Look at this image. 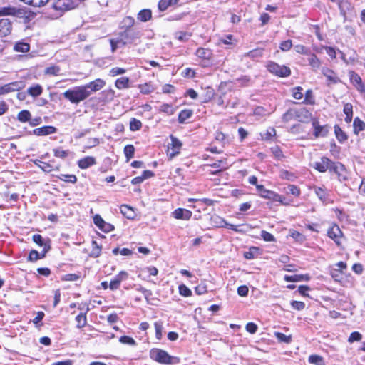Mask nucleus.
Returning <instances> with one entry per match:
<instances>
[{"mask_svg": "<svg viewBox=\"0 0 365 365\" xmlns=\"http://www.w3.org/2000/svg\"><path fill=\"white\" fill-rule=\"evenodd\" d=\"M135 153V148L133 145H127L124 148V154L127 158V160H129L131 159Z\"/></svg>", "mask_w": 365, "mask_h": 365, "instance_id": "nucleus-40", "label": "nucleus"}, {"mask_svg": "<svg viewBox=\"0 0 365 365\" xmlns=\"http://www.w3.org/2000/svg\"><path fill=\"white\" fill-rule=\"evenodd\" d=\"M302 88L300 86L296 87L294 88L292 96L297 99L300 100L303 97V93H302Z\"/></svg>", "mask_w": 365, "mask_h": 365, "instance_id": "nucleus-61", "label": "nucleus"}, {"mask_svg": "<svg viewBox=\"0 0 365 365\" xmlns=\"http://www.w3.org/2000/svg\"><path fill=\"white\" fill-rule=\"evenodd\" d=\"M274 336L279 342L289 344L292 341V336L290 335L287 336L281 332H274Z\"/></svg>", "mask_w": 365, "mask_h": 365, "instance_id": "nucleus-34", "label": "nucleus"}, {"mask_svg": "<svg viewBox=\"0 0 365 365\" xmlns=\"http://www.w3.org/2000/svg\"><path fill=\"white\" fill-rule=\"evenodd\" d=\"M349 77L351 83L355 86L358 91L365 92V83L362 82L361 78L356 72L351 71L349 72Z\"/></svg>", "mask_w": 365, "mask_h": 365, "instance_id": "nucleus-7", "label": "nucleus"}, {"mask_svg": "<svg viewBox=\"0 0 365 365\" xmlns=\"http://www.w3.org/2000/svg\"><path fill=\"white\" fill-rule=\"evenodd\" d=\"M61 68L58 66H51L45 69V73L51 76H58L60 73Z\"/></svg>", "mask_w": 365, "mask_h": 365, "instance_id": "nucleus-43", "label": "nucleus"}, {"mask_svg": "<svg viewBox=\"0 0 365 365\" xmlns=\"http://www.w3.org/2000/svg\"><path fill=\"white\" fill-rule=\"evenodd\" d=\"M192 114L190 110H183L178 115V120L180 123H184L187 119L190 118Z\"/></svg>", "mask_w": 365, "mask_h": 365, "instance_id": "nucleus-38", "label": "nucleus"}, {"mask_svg": "<svg viewBox=\"0 0 365 365\" xmlns=\"http://www.w3.org/2000/svg\"><path fill=\"white\" fill-rule=\"evenodd\" d=\"M179 293L184 297H190L192 294L191 290L185 284H181L178 287Z\"/></svg>", "mask_w": 365, "mask_h": 365, "instance_id": "nucleus-50", "label": "nucleus"}, {"mask_svg": "<svg viewBox=\"0 0 365 365\" xmlns=\"http://www.w3.org/2000/svg\"><path fill=\"white\" fill-rule=\"evenodd\" d=\"M309 57L307 58V61L309 62V66L312 68L314 71H317L319 69L321 66V61L319 59V58L314 54L311 53L308 55Z\"/></svg>", "mask_w": 365, "mask_h": 365, "instance_id": "nucleus-19", "label": "nucleus"}, {"mask_svg": "<svg viewBox=\"0 0 365 365\" xmlns=\"http://www.w3.org/2000/svg\"><path fill=\"white\" fill-rule=\"evenodd\" d=\"M361 334L357 331L352 332L349 337V342H354L355 341H360L361 339Z\"/></svg>", "mask_w": 365, "mask_h": 365, "instance_id": "nucleus-62", "label": "nucleus"}, {"mask_svg": "<svg viewBox=\"0 0 365 365\" xmlns=\"http://www.w3.org/2000/svg\"><path fill=\"white\" fill-rule=\"evenodd\" d=\"M33 241L38 245L41 247H43V249H45L48 246V251L50 250V240H48L46 242L43 240L41 235L36 234L33 235Z\"/></svg>", "mask_w": 365, "mask_h": 365, "instance_id": "nucleus-20", "label": "nucleus"}, {"mask_svg": "<svg viewBox=\"0 0 365 365\" xmlns=\"http://www.w3.org/2000/svg\"><path fill=\"white\" fill-rule=\"evenodd\" d=\"M263 51L262 49H255L244 54V57L251 58H258L262 56Z\"/></svg>", "mask_w": 365, "mask_h": 365, "instance_id": "nucleus-31", "label": "nucleus"}, {"mask_svg": "<svg viewBox=\"0 0 365 365\" xmlns=\"http://www.w3.org/2000/svg\"><path fill=\"white\" fill-rule=\"evenodd\" d=\"M354 131L355 133H358L359 131L365 129V123L360 120L359 118H356L354 120Z\"/></svg>", "mask_w": 365, "mask_h": 365, "instance_id": "nucleus-30", "label": "nucleus"}, {"mask_svg": "<svg viewBox=\"0 0 365 365\" xmlns=\"http://www.w3.org/2000/svg\"><path fill=\"white\" fill-rule=\"evenodd\" d=\"M126 72V70L122 68L115 67L110 70L109 74L110 76L114 77L118 75L124 74Z\"/></svg>", "mask_w": 365, "mask_h": 365, "instance_id": "nucleus-51", "label": "nucleus"}, {"mask_svg": "<svg viewBox=\"0 0 365 365\" xmlns=\"http://www.w3.org/2000/svg\"><path fill=\"white\" fill-rule=\"evenodd\" d=\"M110 46H111V51L113 53H114L116 51V49L118 48V45L120 43H122L123 45H125L127 42L123 41L121 39H117V40L110 39Z\"/></svg>", "mask_w": 365, "mask_h": 365, "instance_id": "nucleus-58", "label": "nucleus"}, {"mask_svg": "<svg viewBox=\"0 0 365 365\" xmlns=\"http://www.w3.org/2000/svg\"><path fill=\"white\" fill-rule=\"evenodd\" d=\"M77 322V327L82 328L86 325L87 319L86 314L81 313L76 317Z\"/></svg>", "mask_w": 365, "mask_h": 365, "instance_id": "nucleus-35", "label": "nucleus"}, {"mask_svg": "<svg viewBox=\"0 0 365 365\" xmlns=\"http://www.w3.org/2000/svg\"><path fill=\"white\" fill-rule=\"evenodd\" d=\"M35 164L37 165L43 171L46 173H50L54 170H59V166H56V168H54L52 165L40 160H37L36 162H35Z\"/></svg>", "mask_w": 365, "mask_h": 365, "instance_id": "nucleus-21", "label": "nucleus"}, {"mask_svg": "<svg viewBox=\"0 0 365 365\" xmlns=\"http://www.w3.org/2000/svg\"><path fill=\"white\" fill-rule=\"evenodd\" d=\"M314 168L321 173H324L327 170L335 173L338 175L340 181L347 179L344 165L341 163H334L327 157H323L319 161L316 162L314 165Z\"/></svg>", "mask_w": 365, "mask_h": 365, "instance_id": "nucleus-1", "label": "nucleus"}, {"mask_svg": "<svg viewBox=\"0 0 365 365\" xmlns=\"http://www.w3.org/2000/svg\"><path fill=\"white\" fill-rule=\"evenodd\" d=\"M24 86L25 84L24 82L14 81L0 87V94H6L14 91H17L24 88Z\"/></svg>", "mask_w": 365, "mask_h": 365, "instance_id": "nucleus-6", "label": "nucleus"}, {"mask_svg": "<svg viewBox=\"0 0 365 365\" xmlns=\"http://www.w3.org/2000/svg\"><path fill=\"white\" fill-rule=\"evenodd\" d=\"M245 329L249 333L255 334L257 330V326L253 322H249L247 324Z\"/></svg>", "mask_w": 365, "mask_h": 365, "instance_id": "nucleus-63", "label": "nucleus"}, {"mask_svg": "<svg viewBox=\"0 0 365 365\" xmlns=\"http://www.w3.org/2000/svg\"><path fill=\"white\" fill-rule=\"evenodd\" d=\"M257 190L262 197L275 202H282V197L279 194L264 188L263 185H257Z\"/></svg>", "mask_w": 365, "mask_h": 365, "instance_id": "nucleus-5", "label": "nucleus"}, {"mask_svg": "<svg viewBox=\"0 0 365 365\" xmlns=\"http://www.w3.org/2000/svg\"><path fill=\"white\" fill-rule=\"evenodd\" d=\"M14 49L17 52L26 53L29 51L30 46L26 43L19 42L15 44Z\"/></svg>", "mask_w": 365, "mask_h": 365, "instance_id": "nucleus-33", "label": "nucleus"}, {"mask_svg": "<svg viewBox=\"0 0 365 365\" xmlns=\"http://www.w3.org/2000/svg\"><path fill=\"white\" fill-rule=\"evenodd\" d=\"M130 79L128 77H121L115 81V86L118 89H124L129 88Z\"/></svg>", "mask_w": 365, "mask_h": 365, "instance_id": "nucleus-25", "label": "nucleus"}, {"mask_svg": "<svg viewBox=\"0 0 365 365\" xmlns=\"http://www.w3.org/2000/svg\"><path fill=\"white\" fill-rule=\"evenodd\" d=\"M142 123L139 120L132 118L130 122V128L133 131L138 130L140 129Z\"/></svg>", "mask_w": 365, "mask_h": 365, "instance_id": "nucleus-49", "label": "nucleus"}, {"mask_svg": "<svg viewBox=\"0 0 365 365\" xmlns=\"http://www.w3.org/2000/svg\"><path fill=\"white\" fill-rule=\"evenodd\" d=\"M292 46V42L291 40L284 41L280 43L279 48L283 51H288Z\"/></svg>", "mask_w": 365, "mask_h": 365, "instance_id": "nucleus-55", "label": "nucleus"}, {"mask_svg": "<svg viewBox=\"0 0 365 365\" xmlns=\"http://www.w3.org/2000/svg\"><path fill=\"white\" fill-rule=\"evenodd\" d=\"M47 252L48 246L45 249H43V250L41 252H38V251L33 250L29 253V259L31 262H34L38 260V259H42L45 257Z\"/></svg>", "mask_w": 365, "mask_h": 365, "instance_id": "nucleus-18", "label": "nucleus"}, {"mask_svg": "<svg viewBox=\"0 0 365 365\" xmlns=\"http://www.w3.org/2000/svg\"><path fill=\"white\" fill-rule=\"evenodd\" d=\"M294 50L297 53L299 54L303 55H309L310 54V49L307 47H306L304 45L298 44L294 46Z\"/></svg>", "mask_w": 365, "mask_h": 365, "instance_id": "nucleus-44", "label": "nucleus"}, {"mask_svg": "<svg viewBox=\"0 0 365 365\" xmlns=\"http://www.w3.org/2000/svg\"><path fill=\"white\" fill-rule=\"evenodd\" d=\"M261 237L263 238V240L266 242H274L275 241L274 237L269 232L262 230L261 232Z\"/></svg>", "mask_w": 365, "mask_h": 365, "instance_id": "nucleus-56", "label": "nucleus"}, {"mask_svg": "<svg viewBox=\"0 0 365 365\" xmlns=\"http://www.w3.org/2000/svg\"><path fill=\"white\" fill-rule=\"evenodd\" d=\"M58 178L63 181L69 182L71 183H75L77 181V178L75 175L61 174V175L58 176Z\"/></svg>", "mask_w": 365, "mask_h": 365, "instance_id": "nucleus-47", "label": "nucleus"}, {"mask_svg": "<svg viewBox=\"0 0 365 365\" xmlns=\"http://www.w3.org/2000/svg\"><path fill=\"white\" fill-rule=\"evenodd\" d=\"M170 139L172 152L170 153V155L171 158H173L180 153V150L182 147V143L173 135L170 136Z\"/></svg>", "mask_w": 365, "mask_h": 365, "instance_id": "nucleus-14", "label": "nucleus"}, {"mask_svg": "<svg viewBox=\"0 0 365 365\" xmlns=\"http://www.w3.org/2000/svg\"><path fill=\"white\" fill-rule=\"evenodd\" d=\"M344 112L346 115L345 120L347 123L351 122L352 119V105L351 103H346L344 107Z\"/></svg>", "mask_w": 365, "mask_h": 365, "instance_id": "nucleus-32", "label": "nucleus"}, {"mask_svg": "<svg viewBox=\"0 0 365 365\" xmlns=\"http://www.w3.org/2000/svg\"><path fill=\"white\" fill-rule=\"evenodd\" d=\"M73 7V3L71 0H57L53 4V8L60 11L69 10Z\"/></svg>", "mask_w": 365, "mask_h": 365, "instance_id": "nucleus-11", "label": "nucleus"}, {"mask_svg": "<svg viewBox=\"0 0 365 365\" xmlns=\"http://www.w3.org/2000/svg\"><path fill=\"white\" fill-rule=\"evenodd\" d=\"M178 0H160L158 3V9L161 11H165L170 6L176 4Z\"/></svg>", "mask_w": 365, "mask_h": 365, "instance_id": "nucleus-29", "label": "nucleus"}, {"mask_svg": "<svg viewBox=\"0 0 365 365\" xmlns=\"http://www.w3.org/2000/svg\"><path fill=\"white\" fill-rule=\"evenodd\" d=\"M56 132V128L53 126H43L41 128H36L34 130V133L36 135H47L49 134H53Z\"/></svg>", "mask_w": 365, "mask_h": 365, "instance_id": "nucleus-15", "label": "nucleus"}, {"mask_svg": "<svg viewBox=\"0 0 365 365\" xmlns=\"http://www.w3.org/2000/svg\"><path fill=\"white\" fill-rule=\"evenodd\" d=\"M327 235L338 246L341 245L340 240L342 237L343 234L339 226L335 225L330 227L328 230Z\"/></svg>", "mask_w": 365, "mask_h": 365, "instance_id": "nucleus-10", "label": "nucleus"}, {"mask_svg": "<svg viewBox=\"0 0 365 365\" xmlns=\"http://www.w3.org/2000/svg\"><path fill=\"white\" fill-rule=\"evenodd\" d=\"M53 154L56 157L65 158L68 155V150H63L60 148L53 149Z\"/></svg>", "mask_w": 365, "mask_h": 365, "instance_id": "nucleus-53", "label": "nucleus"}, {"mask_svg": "<svg viewBox=\"0 0 365 365\" xmlns=\"http://www.w3.org/2000/svg\"><path fill=\"white\" fill-rule=\"evenodd\" d=\"M268 71L279 77H287L291 73L290 68L284 65H279L274 62H270L267 66Z\"/></svg>", "mask_w": 365, "mask_h": 365, "instance_id": "nucleus-3", "label": "nucleus"}, {"mask_svg": "<svg viewBox=\"0 0 365 365\" xmlns=\"http://www.w3.org/2000/svg\"><path fill=\"white\" fill-rule=\"evenodd\" d=\"M105 84L106 83L103 80L97 78L95 81H91L83 86L84 89L88 91V96H90L93 92L100 91L105 86Z\"/></svg>", "mask_w": 365, "mask_h": 365, "instance_id": "nucleus-8", "label": "nucleus"}, {"mask_svg": "<svg viewBox=\"0 0 365 365\" xmlns=\"http://www.w3.org/2000/svg\"><path fill=\"white\" fill-rule=\"evenodd\" d=\"M196 55L200 58L209 60L211 58L212 53L208 48H199L196 51Z\"/></svg>", "mask_w": 365, "mask_h": 365, "instance_id": "nucleus-22", "label": "nucleus"}, {"mask_svg": "<svg viewBox=\"0 0 365 365\" xmlns=\"http://www.w3.org/2000/svg\"><path fill=\"white\" fill-rule=\"evenodd\" d=\"M289 193L294 195L299 196L300 195V190L294 185H289L288 186Z\"/></svg>", "mask_w": 365, "mask_h": 365, "instance_id": "nucleus-64", "label": "nucleus"}, {"mask_svg": "<svg viewBox=\"0 0 365 365\" xmlns=\"http://www.w3.org/2000/svg\"><path fill=\"white\" fill-rule=\"evenodd\" d=\"M312 125L314 128V135L316 138L325 137L327 135L329 132L327 125L322 126L319 124V122L317 120L313 121Z\"/></svg>", "mask_w": 365, "mask_h": 365, "instance_id": "nucleus-13", "label": "nucleus"}, {"mask_svg": "<svg viewBox=\"0 0 365 365\" xmlns=\"http://www.w3.org/2000/svg\"><path fill=\"white\" fill-rule=\"evenodd\" d=\"M65 98L68 99L72 103H78L88 97V91L83 86H77L73 89L67 90L63 93Z\"/></svg>", "mask_w": 365, "mask_h": 365, "instance_id": "nucleus-2", "label": "nucleus"}, {"mask_svg": "<svg viewBox=\"0 0 365 365\" xmlns=\"http://www.w3.org/2000/svg\"><path fill=\"white\" fill-rule=\"evenodd\" d=\"M309 362L315 365H324L323 358L319 355L309 356Z\"/></svg>", "mask_w": 365, "mask_h": 365, "instance_id": "nucleus-39", "label": "nucleus"}, {"mask_svg": "<svg viewBox=\"0 0 365 365\" xmlns=\"http://www.w3.org/2000/svg\"><path fill=\"white\" fill-rule=\"evenodd\" d=\"M152 12L150 9H143L138 14V19L145 22L151 19Z\"/></svg>", "mask_w": 365, "mask_h": 365, "instance_id": "nucleus-26", "label": "nucleus"}, {"mask_svg": "<svg viewBox=\"0 0 365 365\" xmlns=\"http://www.w3.org/2000/svg\"><path fill=\"white\" fill-rule=\"evenodd\" d=\"M26 4L34 6H41L46 4L49 0H21Z\"/></svg>", "mask_w": 365, "mask_h": 365, "instance_id": "nucleus-46", "label": "nucleus"}, {"mask_svg": "<svg viewBox=\"0 0 365 365\" xmlns=\"http://www.w3.org/2000/svg\"><path fill=\"white\" fill-rule=\"evenodd\" d=\"M154 325L155 329V336L158 339H160L162 337L163 324L162 322H156Z\"/></svg>", "mask_w": 365, "mask_h": 365, "instance_id": "nucleus-54", "label": "nucleus"}, {"mask_svg": "<svg viewBox=\"0 0 365 365\" xmlns=\"http://www.w3.org/2000/svg\"><path fill=\"white\" fill-rule=\"evenodd\" d=\"M151 359L161 364H170L171 356L164 350L152 349L150 353Z\"/></svg>", "mask_w": 365, "mask_h": 365, "instance_id": "nucleus-4", "label": "nucleus"}, {"mask_svg": "<svg viewBox=\"0 0 365 365\" xmlns=\"http://www.w3.org/2000/svg\"><path fill=\"white\" fill-rule=\"evenodd\" d=\"M101 252V248L98 246L96 241H92V250L91 252V256L93 257H98L100 256Z\"/></svg>", "mask_w": 365, "mask_h": 365, "instance_id": "nucleus-42", "label": "nucleus"}, {"mask_svg": "<svg viewBox=\"0 0 365 365\" xmlns=\"http://www.w3.org/2000/svg\"><path fill=\"white\" fill-rule=\"evenodd\" d=\"M212 166L215 168H221L220 170L212 172V174H217L220 173L222 170H225L228 167L226 163V160H220L217 162H215L213 163Z\"/></svg>", "mask_w": 365, "mask_h": 365, "instance_id": "nucleus-45", "label": "nucleus"}, {"mask_svg": "<svg viewBox=\"0 0 365 365\" xmlns=\"http://www.w3.org/2000/svg\"><path fill=\"white\" fill-rule=\"evenodd\" d=\"M172 215L175 219L188 220L192 217V212L182 208H178L172 212Z\"/></svg>", "mask_w": 365, "mask_h": 365, "instance_id": "nucleus-12", "label": "nucleus"}, {"mask_svg": "<svg viewBox=\"0 0 365 365\" xmlns=\"http://www.w3.org/2000/svg\"><path fill=\"white\" fill-rule=\"evenodd\" d=\"M119 341L122 344H129L131 346H135L136 344L135 341L133 338L128 336H121L120 338Z\"/></svg>", "mask_w": 365, "mask_h": 365, "instance_id": "nucleus-52", "label": "nucleus"}, {"mask_svg": "<svg viewBox=\"0 0 365 365\" xmlns=\"http://www.w3.org/2000/svg\"><path fill=\"white\" fill-rule=\"evenodd\" d=\"M334 133L337 140L340 143H344L347 140L346 134L341 130L339 125L334 126Z\"/></svg>", "mask_w": 365, "mask_h": 365, "instance_id": "nucleus-27", "label": "nucleus"}, {"mask_svg": "<svg viewBox=\"0 0 365 365\" xmlns=\"http://www.w3.org/2000/svg\"><path fill=\"white\" fill-rule=\"evenodd\" d=\"M195 291L198 295L204 294L207 292V286L205 283H201L195 287Z\"/></svg>", "mask_w": 365, "mask_h": 365, "instance_id": "nucleus-59", "label": "nucleus"}, {"mask_svg": "<svg viewBox=\"0 0 365 365\" xmlns=\"http://www.w3.org/2000/svg\"><path fill=\"white\" fill-rule=\"evenodd\" d=\"M121 213L128 219H133L135 216L133 208L127 205H123L120 207Z\"/></svg>", "mask_w": 365, "mask_h": 365, "instance_id": "nucleus-23", "label": "nucleus"}, {"mask_svg": "<svg viewBox=\"0 0 365 365\" xmlns=\"http://www.w3.org/2000/svg\"><path fill=\"white\" fill-rule=\"evenodd\" d=\"M314 192L322 202H325L327 200V193L323 188L316 187H314Z\"/></svg>", "mask_w": 365, "mask_h": 365, "instance_id": "nucleus-41", "label": "nucleus"}, {"mask_svg": "<svg viewBox=\"0 0 365 365\" xmlns=\"http://www.w3.org/2000/svg\"><path fill=\"white\" fill-rule=\"evenodd\" d=\"M127 277V272L125 271H121L113 280L116 281V282L120 285L121 282L126 279Z\"/></svg>", "mask_w": 365, "mask_h": 365, "instance_id": "nucleus-57", "label": "nucleus"}, {"mask_svg": "<svg viewBox=\"0 0 365 365\" xmlns=\"http://www.w3.org/2000/svg\"><path fill=\"white\" fill-rule=\"evenodd\" d=\"M322 73L327 78V81L329 83H336L337 82H339L338 77L336 76V74L332 70L328 68H323L322 69Z\"/></svg>", "mask_w": 365, "mask_h": 365, "instance_id": "nucleus-17", "label": "nucleus"}, {"mask_svg": "<svg viewBox=\"0 0 365 365\" xmlns=\"http://www.w3.org/2000/svg\"><path fill=\"white\" fill-rule=\"evenodd\" d=\"M217 220H219L220 222H216L218 223L220 227H227L235 232H241L242 231L241 230H239L237 228V226L232 225V224L227 223L226 221H225L224 220H222L220 217H217Z\"/></svg>", "mask_w": 365, "mask_h": 365, "instance_id": "nucleus-37", "label": "nucleus"}, {"mask_svg": "<svg viewBox=\"0 0 365 365\" xmlns=\"http://www.w3.org/2000/svg\"><path fill=\"white\" fill-rule=\"evenodd\" d=\"M12 31V21L9 18L0 19V36L9 35Z\"/></svg>", "mask_w": 365, "mask_h": 365, "instance_id": "nucleus-9", "label": "nucleus"}, {"mask_svg": "<svg viewBox=\"0 0 365 365\" xmlns=\"http://www.w3.org/2000/svg\"><path fill=\"white\" fill-rule=\"evenodd\" d=\"M43 88L42 87L37 84L34 86L29 87L27 90L28 94L33 97H37L42 93Z\"/></svg>", "mask_w": 365, "mask_h": 365, "instance_id": "nucleus-28", "label": "nucleus"}, {"mask_svg": "<svg viewBox=\"0 0 365 365\" xmlns=\"http://www.w3.org/2000/svg\"><path fill=\"white\" fill-rule=\"evenodd\" d=\"M31 118V113L28 110H22L18 114V120L21 122H26Z\"/></svg>", "mask_w": 365, "mask_h": 365, "instance_id": "nucleus-48", "label": "nucleus"}, {"mask_svg": "<svg viewBox=\"0 0 365 365\" xmlns=\"http://www.w3.org/2000/svg\"><path fill=\"white\" fill-rule=\"evenodd\" d=\"M93 222L99 229H101L102 226H104L105 224V221L98 214L93 217Z\"/></svg>", "mask_w": 365, "mask_h": 365, "instance_id": "nucleus-60", "label": "nucleus"}, {"mask_svg": "<svg viewBox=\"0 0 365 365\" xmlns=\"http://www.w3.org/2000/svg\"><path fill=\"white\" fill-rule=\"evenodd\" d=\"M138 88L140 93L143 94H149L154 91V88L150 85V83H147L138 85Z\"/></svg>", "mask_w": 365, "mask_h": 365, "instance_id": "nucleus-36", "label": "nucleus"}, {"mask_svg": "<svg viewBox=\"0 0 365 365\" xmlns=\"http://www.w3.org/2000/svg\"><path fill=\"white\" fill-rule=\"evenodd\" d=\"M96 163V159L91 156H87L78 160V165L81 169H86Z\"/></svg>", "mask_w": 365, "mask_h": 365, "instance_id": "nucleus-16", "label": "nucleus"}, {"mask_svg": "<svg viewBox=\"0 0 365 365\" xmlns=\"http://www.w3.org/2000/svg\"><path fill=\"white\" fill-rule=\"evenodd\" d=\"M284 280L287 282H299V281H308L309 280V277L308 275L303 274H295L293 276H285Z\"/></svg>", "mask_w": 365, "mask_h": 365, "instance_id": "nucleus-24", "label": "nucleus"}]
</instances>
